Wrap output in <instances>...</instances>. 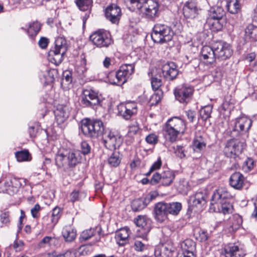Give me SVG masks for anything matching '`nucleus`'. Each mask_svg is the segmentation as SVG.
<instances>
[{
	"label": "nucleus",
	"mask_w": 257,
	"mask_h": 257,
	"mask_svg": "<svg viewBox=\"0 0 257 257\" xmlns=\"http://www.w3.org/2000/svg\"><path fill=\"white\" fill-rule=\"evenodd\" d=\"M205 203V195L201 192H197L194 195L190 197L188 203L189 206L192 208L194 207L200 208Z\"/></svg>",
	"instance_id": "nucleus-27"
},
{
	"label": "nucleus",
	"mask_w": 257,
	"mask_h": 257,
	"mask_svg": "<svg viewBox=\"0 0 257 257\" xmlns=\"http://www.w3.org/2000/svg\"><path fill=\"white\" fill-rule=\"evenodd\" d=\"M162 165V161L161 158H159L156 162H155L151 166L150 171L147 174V175H150L151 173L157 169H159Z\"/></svg>",
	"instance_id": "nucleus-53"
},
{
	"label": "nucleus",
	"mask_w": 257,
	"mask_h": 257,
	"mask_svg": "<svg viewBox=\"0 0 257 257\" xmlns=\"http://www.w3.org/2000/svg\"><path fill=\"white\" fill-rule=\"evenodd\" d=\"M56 75L57 71L55 69H51L46 71L43 75L45 79L44 83L49 84L53 82Z\"/></svg>",
	"instance_id": "nucleus-44"
},
{
	"label": "nucleus",
	"mask_w": 257,
	"mask_h": 257,
	"mask_svg": "<svg viewBox=\"0 0 257 257\" xmlns=\"http://www.w3.org/2000/svg\"><path fill=\"white\" fill-rule=\"evenodd\" d=\"M254 162L251 158H247L243 163V169L245 171L251 170L253 167Z\"/></svg>",
	"instance_id": "nucleus-50"
},
{
	"label": "nucleus",
	"mask_w": 257,
	"mask_h": 257,
	"mask_svg": "<svg viewBox=\"0 0 257 257\" xmlns=\"http://www.w3.org/2000/svg\"><path fill=\"white\" fill-rule=\"evenodd\" d=\"M117 109L118 114L126 120L130 119L137 113L138 110L137 104L135 102L120 103L118 105Z\"/></svg>",
	"instance_id": "nucleus-16"
},
{
	"label": "nucleus",
	"mask_w": 257,
	"mask_h": 257,
	"mask_svg": "<svg viewBox=\"0 0 257 257\" xmlns=\"http://www.w3.org/2000/svg\"><path fill=\"white\" fill-rule=\"evenodd\" d=\"M167 213L173 215H177L181 210L182 205L179 202H172L170 203H166Z\"/></svg>",
	"instance_id": "nucleus-38"
},
{
	"label": "nucleus",
	"mask_w": 257,
	"mask_h": 257,
	"mask_svg": "<svg viewBox=\"0 0 257 257\" xmlns=\"http://www.w3.org/2000/svg\"><path fill=\"white\" fill-rule=\"evenodd\" d=\"M226 7L230 13L235 14L240 11L241 5L238 0H227Z\"/></svg>",
	"instance_id": "nucleus-37"
},
{
	"label": "nucleus",
	"mask_w": 257,
	"mask_h": 257,
	"mask_svg": "<svg viewBox=\"0 0 257 257\" xmlns=\"http://www.w3.org/2000/svg\"><path fill=\"white\" fill-rule=\"evenodd\" d=\"M252 124L251 119L246 117H240L235 119L231 136L234 137L239 134H243L248 131Z\"/></svg>",
	"instance_id": "nucleus-12"
},
{
	"label": "nucleus",
	"mask_w": 257,
	"mask_h": 257,
	"mask_svg": "<svg viewBox=\"0 0 257 257\" xmlns=\"http://www.w3.org/2000/svg\"><path fill=\"white\" fill-rule=\"evenodd\" d=\"M40 29V24L38 22H35L30 24L27 33L31 38H33L37 35Z\"/></svg>",
	"instance_id": "nucleus-39"
},
{
	"label": "nucleus",
	"mask_w": 257,
	"mask_h": 257,
	"mask_svg": "<svg viewBox=\"0 0 257 257\" xmlns=\"http://www.w3.org/2000/svg\"><path fill=\"white\" fill-rule=\"evenodd\" d=\"M206 25L212 31H219L223 27V21L222 20L208 18L206 21Z\"/></svg>",
	"instance_id": "nucleus-34"
},
{
	"label": "nucleus",
	"mask_w": 257,
	"mask_h": 257,
	"mask_svg": "<svg viewBox=\"0 0 257 257\" xmlns=\"http://www.w3.org/2000/svg\"><path fill=\"white\" fill-rule=\"evenodd\" d=\"M208 238V234L206 231L203 230H200L199 231L198 239H199L200 241H205L207 240Z\"/></svg>",
	"instance_id": "nucleus-59"
},
{
	"label": "nucleus",
	"mask_w": 257,
	"mask_h": 257,
	"mask_svg": "<svg viewBox=\"0 0 257 257\" xmlns=\"http://www.w3.org/2000/svg\"><path fill=\"white\" fill-rule=\"evenodd\" d=\"M57 257H76V255L74 251L68 250L63 253L58 254Z\"/></svg>",
	"instance_id": "nucleus-61"
},
{
	"label": "nucleus",
	"mask_w": 257,
	"mask_h": 257,
	"mask_svg": "<svg viewBox=\"0 0 257 257\" xmlns=\"http://www.w3.org/2000/svg\"><path fill=\"white\" fill-rule=\"evenodd\" d=\"M54 238L50 236H45L39 243L38 246L40 247H44L47 245H50L51 242L54 240Z\"/></svg>",
	"instance_id": "nucleus-49"
},
{
	"label": "nucleus",
	"mask_w": 257,
	"mask_h": 257,
	"mask_svg": "<svg viewBox=\"0 0 257 257\" xmlns=\"http://www.w3.org/2000/svg\"><path fill=\"white\" fill-rule=\"evenodd\" d=\"M161 76L159 77L157 75H153L151 78V84L152 88L154 90L157 91L151 97L150 101L152 104H157L159 103L163 96V92L159 88L162 85V80L160 78Z\"/></svg>",
	"instance_id": "nucleus-19"
},
{
	"label": "nucleus",
	"mask_w": 257,
	"mask_h": 257,
	"mask_svg": "<svg viewBox=\"0 0 257 257\" xmlns=\"http://www.w3.org/2000/svg\"><path fill=\"white\" fill-rule=\"evenodd\" d=\"M76 3L80 10L87 11L91 8L92 0H76Z\"/></svg>",
	"instance_id": "nucleus-42"
},
{
	"label": "nucleus",
	"mask_w": 257,
	"mask_h": 257,
	"mask_svg": "<svg viewBox=\"0 0 257 257\" xmlns=\"http://www.w3.org/2000/svg\"><path fill=\"white\" fill-rule=\"evenodd\" d=\"M81 149L83 154L87 155L90 153L91 148L87 142L84 141L81 144Z\"/></svg>",
	"instance_id": "nucleus-51"
},
{
	"label": "nucleus",
	"mask_w": 257,
	"mask_h": 257,
	"mask_svg": "<svg viewBox=\"0 0 257 257\" xmlns=\"http://www.w3.org/2000/svg\"><path fill=\"white\" fill-rule=\"evenodd\" d=\"M133 11H138L144 18L153 20L159 16V4L155 0H125Z\"/></svg>",
	"instance_id": "nucleus-4"
},
{
	"label": "nucleus",
	"mask_w": 257,
	"mask_h": 257,
	"mask_svg": "<svg viewBox=\"0 0 257 257\" xmlns=\"http://www.w3.org/2000/svg\"><path fill=\"white\" fill-rule=\"evenodd\" d=\"M175 153L177 156L181 159L185 157L184 150L182 146H177L176 148L175 149Z\"/></svg>",
	"instance_id": "nucleus-54"
},
{
	"label": "nucleus",
	"mask_w": 257,
	"mask_h": 257,
	"mask_svg": "<svg viewBox=\"0 0 257 257\" xmlns=\"http://www.w3.org/2000/svg\"><path fill=\"white\" fill-rule=\"evenodd\" d=\"M182 184L180 183L177 186L178 190L182 193L185 192L187 191V183L185 181H183Z\"/></svg>",
	"instance_id": "nucleus-64"
},
{
	"label": "nucleus",
	"mask_w": 257,
	"mask_h": 257,
	"mask_svg": "<svg viewBox=\"0 0 257 257\" xmlns=\"http://www.w3.org/2000/svg\"><path fill=\"white\" fill-rule=\"evenodd\" d=\"M198 8L194 2H187L183 9L184 17L188 19L195 18L198 15Z\"/></svg>",
	"instance_id": "nucleus-29"
},
{
	"label": "nucleus",
	"mask_w": 257,
	"mask_h": 257,
	"mask_svg": "<svg viewBox=\"0 0 257 257\" xmlns=\"http://www.w3.org/2000/svg\"><path fill=\"white\" fill-rule=\"evenodd\" d=\"M206 144L203 138L201 136L196 137L193 141V150L196 152H199L205 148Z\"/></svg>",
	"instance_id": "nucleus-40"
},
{
	"label": "nucleus",
	"mask_w": 257,
	"mask_h": 257,
	"mask_svg": "<svg viewBox=\"0 0 257 257\" xmlns=\"http://www.w3.org/2000/svg\"><path fill=\"white\" fill-rule=\"evenodd\" d=\"M100 100L97 93L91 89H86L83 91L81 103L84 106L92 107L99 104Z\"/></svg>",
	"instance_id": "nucleus-21"
},
{
	"label": "nucleus",
	"mask_w": 257,
	"mask_h": 257,
	"mask_svg": "<svg viewBox=\"0 0 257 257\" xmlns=\"http://www.w3.org/2000/svg\"><path fill=\"white\" fill-rule=\"evenodd\" d=\"M162 72L166 80L172 81L177 78L179 71L175 62L169 61L163 65Z\"/></svg>",
	"instance_id": "nucleus-17"
},
{
	"label": "nucleus",
	"mask_w": 257,
	"mask_h": 257,
	"mask_svg": "<svg viewBox=\"0 0 257 257\" xmlns=\"http://www.w3.org/2000/svg\"><path fill=\"white\" fill-rule=\"evenodd\" d=\"M61 208L59 207H55L52 210L51 216V220L54 225L57 224L61 217Z\"/></svg>",
	"instance_id": "nucleus-47"
},
{
	"label": "nucleus",
	"mask_w": 257,
	"mask_h": 257,
	"mask_svg": "<svg viewBox=\"0 0 257 257\" xmlns=\"http://www.w3.org/2000/svg\"><path fill=\"white\" fill-rule=\"evenodd\" d=\"M192 245L193 246L194 250L195 247V243L190 239H186L183 242L182 247L184 249V254H187V253L191 250V246Z\"/></svg>",
	"instance_id": "nucleus-48"
},
{
	"label": "nucleus",
	"mask_w": 257,
	"mask_h": 257,
	"mask_svg": "<svg viewBox=\"0 0 257 257\" xmlns=\"http://www.w3.org/2000/svg\"><path fill=\"white\" fill-rule=\"evenodd\" d=\"M179 133L166 124L164 128V136L166 141L174 142L177 140Z\"/></svg>",
	"instance_id": "nucleus-36"
},
{
	"label": "nucleus",
	"mask_w": 257,
	"mask_h": 257,
	"mask_svg": "<svg viewBox=\"0 0 257 257\" xmlns=\"http://www.w3.org/2000/svg\"><path fill=\"white\" fill-rule=\"evenodd\" d=\"M174 247L170 242H165L158 245L155 248L154 254L156 257H171Z\"/></svg>",
	"instance_id": "nucleus-23"
},
{
	"label": "nucleus",
	"mask_w": 257,
	"mask_h": 257,
	"mask_svg": "<svg viewBox=\"0 0 257 257\" xmlns=\"http://www.w3.org/2000/svg\"><path fill=\"white\" fill-rule=\"evenodd\" d=\"M135 64H125L122 65L117 71H111L108 74L99 73V78L106 82L113 85H121L124 84L127 79L134 72Z\"/></svg>",
	"instance_id": "nucleus-3"
},
{
	"label": "nucleus",
	"mask_w": 257,
	"mask_h": 257,
	"mask_svg": "<svg viewBox=\"0 0 257 257\" xmlns=\"http://www.w3.org/2000/svg\"><path fill=\"white\" fill-rule=\"evenodd\" d=\"M166 124L174 128L179 134H184L186 130V124L183 120L178 117H173L168 120Z\"/></svg>",
	"instance_id": "nucleus-26"
},
{
	"label": "nucleus",
	"mask_w": 257,
	"mask_h": 257,
	"mask_svg": "<svg viewBox=\"0 0 257 257\" xmlns=\"http://www.w3.org/2000/svg\"><path fill=\"white\" fill-rule=\"evenodd\" d=\"M244 181L243 176L239 172L232 174L229 178V184L234 189L239 190L243 187Z\"/></svg>",
	"instance_id": "nucleus-31"
},
{
	"label": "nucleus",
	"mask_w": 257,
	"mask_h": 257,
	"mask_svg": "<svg viewBox=\"0 0 257 257\" xmlns=\"http://www.w3.org/2000/svg\"><path fill=\"white\" fill-rule=\"evenodd\" d=\"M185 113L190 122H193L195 116V112L194 111L189 110L186 111Z\"/></svg>",
	"instance_id": "nucleus-62"
},
{
	"label": "nucleus",
	"mask_w": 257,
	"mask_h": 257,
	"mask_svg": "<svg viewBox=\"0 0 257 257\" xmlns=\"http://www.w3.org/2000/svg\"><path fill=\"white\" fill-rule=\"evenodd\" d=\"M245 37L250 41H257V26L249 24L245 29Z\"/></svg>",
	"instance_id": "nucleus-35"
},
{
	"label": "nucleus",
	"mask_w": 257,
	"mask_h": 257,
	"mask_svg": "<svg viewBox=\"0 0 257 257\" xmlns=\"http://www.w3.org/2000/svg\"><path fill=\"white\" fill-rule=\"evenodd\" d=\"M80 157L79 152H59L55 156V164L58 168H62L64 170L69 167H74L80 162Z\"/></svg>",
	"instance_id": "nucleus-5"
},
{
	"label": "nucleus",
	"mask_w": 257,
	"mask_h": 257,
	"mask_svg": "<svg viewBox=\"0 0 257 257\" xmlns=\"http://www.w3.org/2000/svg\"><path fill=\"white\" fill-rule=\"evenodd\" d=\"M70 200L72 202L79 200V191L74 190L70 194Z\"/></svg>",
	"instance_id": "nucleus-63"
},
{
	"label": "nucleus",
	"mask_w": 257,
	"mask_h": 257,
	"mask_svg": "<svg viewBox=\"0 0 257 257\" xmlns=\"http://www.w3.org/2000/svg\"><path fill=\"white\" fill-rule=\"evenodd\" d=\"M155 197L153 194H150V195L146 197L144 199H137L134 200L131 205L133 210L137 212L143 209Z\"/></svg>",
	"instance_id": "nucleus-28"
},
{
	"label": "nucleus",
	"mask_w": 257,
	"mask_h": 257,
	"mask_svg": "<svg viewBox=\"0 0 257 257\" xmlns=\"http://www.w3.org/2000/svg\"><path fill=\"white\" fill-rule=\"evenodd\" d=\"M174 35L171 27L163 24H156L153 27L151 37L155 43H164L172 40Z\"/></svg>",
	"instance_id": "nucleus-6"
},
{
	"label": "nucleus",
	"mask_w": 257,
	"mask_h": 257,
	"mask_svg": "<svg viewBox=\"0 0 257 257\" xmlns=\"http://www.w3.org/2000/svg\"><path fill=\"white\" fill-rule=\"evenodd\" d=\"M21 186L20 179L6 178L0 181V192L13 195L18 191Z\"/></svg>",
	"instance_id": "nucleus-9"
},
{
	"label": "nucleus",
	"mask_w": 257,
	"mask_h": 257,
	"mask_svg": "<svg viewBox=\"0 0 257 257\" xmlns=\"http://www.w3.org/2000/svg\"><path fill=\"white\" fill-rule=\"evenodd\" d=\"M121 16L120 8L115 4L108 6L105 10V16L112 24L118 23Z\"/></svg>",
	"instance_id": "nucleus-18"
},
{
	"label": "nucleus",
	"mask_w": 257,
	"mask_h": 257,
	"mask_svg": "<svg viewBox=\"0 0 257 257\" xmlns=\"http://www.w3.org/2000/svg\"><path fill=\"white\" fill-rule=\"evenodd\" d=\"M62 236L66 242L73 241L76 237V230L72 226H65L62 230Z\"/></svg>",
	"instance_id": "nucleus-33"
},
{
	"label": "nucleus",
	"mask_w": 257,
	"mask_h": 257,
	"mask_svg": "<svg viewBox=\"0 0 257 257\" xmlns=\"http://www.w3.org/2000/svg\"><path fill=\"white\" fill-rule=\"evenodd\" d=\"M40 210V206L38 204H36L35 206L31 209V213L32 216L34 218L38 217V213Z\"/></svg>",
	"instance_id": "nucleus-58"
},
{
	"label": "nucleus",
	"mask_w": 257,
	"mask_h": 257,
	"mask_svg": "<svg viewBox=\"0 0 257 257\" xmlns=\"http://www.w3.org/2000/svg\"><path fill=\"white\" fill-rule=\"evenodd\" d=\"M90 40L97 47H107L112 41L109 34L104 30H98L93 32L89 37Z\"/></svg>",
	"instance_id": "nucleus-10"
},
{
	"label": "nucleus",
	"mask_w": 257,
	"mask_h": 257,
	"mask_svg": "<svg viewBox=\"0 0 257 257\" xmlns=\"http://www.w3.org/2000/svg\"><path fill=\"white\" fill-rule=\"evenodd\" d=\"M1 222L4 224H7L10 222V214L8 212H2L0 215Z\"/></svg>",
	"instance_id": "nucleus-52"
},
{
	"label": "nucleus",
	"mask_w": 257,
	"mask_h": 257,
	"mask_svg": "<svg viewBox=\"0 0 257 257\" xmlns=\"http://www.w3.org/2000/svg\"><path fill=\"white\" fill-rule=\"evenodd\" d=\"M23 245L24 243L22 240H16L10 246L15 249L16 251H18L22 249Z\"/></svg>",
	"instance_id": "nucleus-55"
},
{
	"label": "nucleus",
	"mask_w": 257,
	"mask_h": 257,
	"mask_svg": "<svg viewBox=\"0 0 257 257\" xmlns=\"http://www.w3.org/2000/svg\"><path fill=\"white\" fill-rule=\"evenodd\" d=\"M231 194L225 188L221 187L213 193L211 200L209 210L211 212H221L224 214L229 213L232 206L229 203Z\"/></svg>",
	"instance_id": "nucleus-2"
},
{
	"label": "nucleus",
	"mask_w": 257,
	"mask_h": 257,
	"mask_svg": "<svg viewBox=\"0 0 257 257\" xmlns=\"http://www.w3.org/2000/svg\"><path fill=\"white\" fill-rule=\"evenodd\" d=\"M136 225L139 227L137 230L140 237L145 238L151 228V221L146 215H139L134 220Z\"/></svg>",
	"instance_id": "nucleus-14"
},
{
	"label": "nucleus",
	"mask_w": 257,
	"mask_h": 257,
	"mask_svg": "<svg viewBox=\"0 0 257 257\" xmlns=\"http://www.w3.org/2000/svg\"><path fill=\"white\" fill-rule=\"evenodd\" d=\"M155 218L160 222H163L168 216L166 203L160 202L157 203L154 208Z\"/></svg>",
	"instance_id": "nucleus-25"
},
{
	"label": "nucleus",
	"mask_w": 257,
	"mask_h": 257,
	"mask_svg": "<svg viewBox=\"0 0 257 257\" xmlns=\"http://www.w3.org/2000/svg\"><path fill=\"white\" fill-rule=\"evenodd\" d=\"M70 108L66 105L59 104L54 110L56 119L58 123H63L68 117Z\"/></svg>",
	"instance_id": "nucleus-24"
},
{
	"label": "nucleus",
	"mask_w": 257,
	"mask_h": 257,
	"mask_svg": "<svg viewBox=\"0 0 257 257\" xmlns=\"http://www.w3.org/2000/svg\"><path fill=\"white\" fill-rule=\"evenodd\" d=\"M212 110V106L211 105H206L201 108L200 110V116L202 120H206L211 117Z\"/></svg>",
	"instance_id": "nucleus-45"
},
{
	"label": "nucleus",
	"mask_w": 257,
	"mask_h": 257,
	"mask_svg": "<svg viewBox=\"0 0 257 257\" xmlns=\"http://www.w3.org/2000/svg\"><path fill=\"white\" fill-rule=\"evenodd\" d=\"M245 146V144L243 142L230 139L226 142L223 152L226 157L235 159L242 153Z\"/></svg>",
	"instance_id": "nucleus-8"
},
{
	"label": "nucleus",
	"mask_w": 257,
	"mask_h": 257,
	"mask_svg": "<svg viewBox=\"0 0 257 257\" xmlns=\"http://www.w3.org/2000/svg\"><path fill=\"white\" fill-rule=\"evenodd\" d=\"M175 177V173L170 170H166L160 174H154L151 180L152 184L161 183L163 186H168L173 182Z\"/></svg>",
	"instance_id": "nucleus-13"
},
{
	"label": "nucleus",
	"mask_w": 257,
	"mask_h": 257,
	"mask_svg": "<svg viewBox=\"0 0 257 257\" xmlns=\"http://www.w3.org/2000/svg\"><path fill=\"white\" fill-rule=\"evenodd\" d=\"M67 51L66 42L62 37L58 38L55 41V47L48 53V59L56 65L63 61V55Z\"/></svg>",
	"instance_id": "nucleus-7"
},
{
	"label": "nucleus",
	"mask_w": 257,
	"mask_h": 257,
	"mask_svg": "<svg viewBox=\"0 0 257 257\" xmlns=\"http://www.w3.org/2000/svg\"><path fill=\"white\" fill-rule=\"evenodd\" d=\"M135 249L137 251H141L146 248V245L141 241L136 240L134 243Z\"/></svg>",
	"instance_id": "nucleus-56"
},
{
	"label": "nucleus",
	"mask_w": 257,
	"mask_h": 257,
	"mask_svg": "<svg viewBox=\"0 0 257 257\" xmlns=\"http://www.w3.org/2000/svg\"><path fill=\"white\" fill-rule=\"evenodd\" d=\"M224 15V11L222 8L220 7H216L214 8L211 12L209 18H213L218 20H222V18Z\"/></svg>",
	"instance_id": "nucleus-46"
},
{
	"label": "nucleus",
	"mask_w": 257,
	"mask_h": 257,
	"mask_svg": "<svg viewBox=\"0 0 257 257\" xmlns=\"http://www.w3.org/2000/svg\"><path fill=\"white\" fill-rule=\"evenodd\" d=\"M194 89L187 84L177 86L174 90L175 98L180 103H188L191 99Z\"/></svg>",
	"instance_id": "nucleus-11"
},
{
	"label": "nucleus",
	"mask_w": 257,
	"mask_h": 257,
	"mask_svg": "<svg viewBox=\"0 0 257 257\" xmlns=\"http://www.w3.org/2000/svg\"><path fill=\"white\" fill-rule=\"evenodd\" d=\"M225 257H244L245 250L236 243H229L224 247Z\"/></svg>",
	"instance_id": "nucleus-22"
},
{
	"label": "nucleus",
	"mask_w": 257,
	"mask_h": 257,
	"mask_svg": "<svg viewBox=\"0 0 257 257\" xmlns=\"http://www.w3.org/2000/svg\"><path fill=\"white\" fill-rule=\"evenodd\" d=\"M129 232L130 229L127 227L122 228L116 232L115 238L119 246H124L128 243Z\"/></svg>",
	"instance_id": "nucleus-30"
},
{
	"label": "nucleus",
	"mask_w": 257,
	"mask_h": 257,
	"mask_svg": "<svg viewBox=\"0 0 257 257\" xmlns=\"http://www.w3.org/2000/svg\"><path fill=\"white\" fill-rule=\"evenodd\" d=\"M103 235L101 228L96 227L83 230L81 233L79 239L80 242L83 243L89 240L92 236H96L94 241V243H96L100 241L101 237Z\"/></svg>",
	"instance_id": "nucleus-20"
},
{
	"label": "nucleus",
	"mask_w": 257,
	"mask_h": 257,
	"mask_svg": "<svg viewBox=\"0 0 257 257\" xmlns=\"http://www.w3.org/2000/svg\"><path fill=\"white\" fill-rule=\"evenodd\" d=\"M201 55L207 62L210 64L212 63L215 60V48H211L208 46H204L201 50Z\"/></svg>",
	"instance_id": "nucleus-32"
},
{
	"label": "nucleus",
	"mask_w": 257,
	"mask_h": 257,
	"mask_svg": "<svg viewBox=\"0 0 257 257\" xmlns=\"http://www.w3.org/2000/svg\"><path fill=\"white\" fill-rule=\"evenodd\" d=\"M120 161L121 158L118 152L113 153L108 159V163L111 167H117Z\"/></svg>",
	"instance_id": "nucleus-43"
},
{
	"label": "nucleus",
	"mask_w": 257,
	"mask_h": 257,
	"mask_svg": "<svg viewBox=\"0 0 257 257\" xmlns=\"http://www.w3.org/2000/svg\"><path fill=\"white\" fill-rule=\"evenodd\" d=\"M146 142L150 144H156L158 142V138L155 134H150L146 138Z\"/></svg>",
	"instance_id": "nucleus-57"
},
{
	"label": "nucleus",
	"mask_w": 257,
	"mask_h": 257,
	"mask_svg": "<svg viewBox=\"0 0 257 257\" xmlns=\"http://www.w3.org/2000/svg\"><path fill=\"white\" fill-rule=\"evenodd\" d=\"M49 40L45 37H42L39 41L38 44L42 49H45L48 44Z\"/></svg>",
	"instance_id": "nucleus-60"
},
{
	"label": "nucleus",
	"mask_w": 257,
	"mask_h": 257,
	"mask_svg": "<svg viewBox=\"0 0 257 257\" xmlns=\"http://www.w3.org/2000/svg\"><path fill=\"white\" fill-rule=\"evenodd\" d=\"M15 156L19 162L30 161L32 159L31 154L27 150L16 152Z\"/></svg>",
	"instance_id": "nucleus-41"
},
{
	"label": "nucleus",
	"mask_w": 257,
	"mask_h": 257,
	"mask_svg": "<svg viewBox=\"0 0 257 257\" xmlns=\"http://www.w3.org/2000/svg\"><path fill=\"white\" fill-rule=\"evenodd\" d=\"M81 131L86 137L96 139L102 136L103 143L105 148L109 150H115L119 148L123 139L115 132L105 131L102 121L99 119L86 118L82 120Z\"/></svg>",
	"instance_id": "nucleus-1"
},
{
	"label": "nucleus",
	"mask_w": 257,
	"mask_h": 257,
	"mask_svg": "<svg viewBox=\"0 0 257 257\" xmlns=\"http://www.w3.org/2000/svg\"><path fill=\"white\" fill-rule=\"evenodd\" d=\"M216 58L219 60H225L229 59L232 54V50L230 44L219 42L214 44Z\"/></svg>",
	"instance_id": "nucleus-15"
}]
</instances>
